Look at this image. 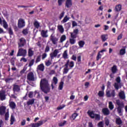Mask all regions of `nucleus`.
<instances>
[{"mask_svg": "<svg viewBox=\"0 0 127 127\" xmlns=\"http://www.w3.org/2000/svg\"><path fill=\"white\" fill-rule=\"evenodd\" d=\"M40 85L41 90L43 93L45 94H48V93L50 92V85L46 78L41 79Z\"/></svg>", "mask_w": 127, "mask_h": 127, "instance_id": "1", "label": "nucleus"}, {"mask_svg": "<svg viewBox=\"0 0 127 127\" xmlns=\"http://www.w3.org/2000/svg\"><path fill=\"white\" fill-rule=\"evenodd\" d=\"M116 105L118 107L116 109H117V112L120 115L122 116L123 115V109H124V104L123 102H121V101L119 99L116 100Z\"/></svg>", "mask_w": 127, "mask_h": 127, "instance_id": "2", "label": "nucleus"}, {"mask_svg": "<svg viewBox=\"0 0 127 127\" xmlns=\"http://www.w3.org/2000/svg\"><path fill=\"white\" fill-rule=\"evenodd\" d=\"M87 114L91 119H95L96 121H100L101 120V116L99 114H95L93 111L89 110Z\"/></svg>", "mask_w": 127, "mask_h": 127, "instance_id": "3", "label": "nucleus"}, {"mask_svg": "<svg viewBox=\"0 0 127 127\" xmlns=\"http://www.w3.org/2000/svg\"><path fill=\"white\" fill-rule=\"evenodd\" d=\"M18 48H21L26 45V39L23 37L19 38L17 41Z\"/></svg>", "mask_w": 127, "mask_h": 127, "instance_id": "4", "label": "nucleus"}, {"mask_svg": "<svg viewBox=\"0 0 127 127\" xmlns=\"http://www.w3.org/2000/svg\"><path fill=\"white\" fill-rule=\"evenodd\" d=\"M27 55V51L26 49L23 48H20L18 49V53L17 54V57L19 56H22L23 57H25Z\"/></svg>", "mask_w": 127, "mask_h": 127, "instance_id": "5", "label": "nucleus"}, {"mask_svg": "<svg viewBox=\"0 0 127 127\" xmlns=\"http://www.w3.org/2000/svg\"><path fill=\"white\" fill-rule=\"evenodd\" d=\"M106 96L108 98H115V97H116V91H115V90H111V91H110V90H106Z\"/></svg>", "mask_w": 127, "mask_h": 127, "instance_id": "6", "label": "nucleus"}, {"mask_svg": "<svg viewBox=\"0 0 127 127\" xmlns=\"http://www.w3.org/2000/svg\"><path fill=\"white\" fill-rule=\"evenodd\" d=\"M46 122H47V120L40 121H39V123H31L30 125L31 126V127H39L43 125V123H46Z\"/></svg>", "mask_w": 127, "mask_h": 127, "instance_id": "7", "label": "nucleus"}, {"mask_svg": "<svg viewBox=\"0 0 127 127\" xmlns=\"http://www.w3.org/2000/svg\"><path fill=\"white\" fill-rule=\"evenodd\" d=\"M25 26V21L22 18L19 19L18 21V28H23Z\"/></svg>", "mask_w": 127, "mask_h": 127, "instance_id": "8", "label": "nucleus"}, {"mask_svg": "<svg viewBox=\"0 0 127 127\" xmlns=\"http://www.w3.org/2000/svg\"><path fill=\"white\" fill-rule=\"evenodd\" d=\"M50 40L52 41L54 45H57L58 43V38L55 37V36L53 35V33L51 35Z\"/></svg>", "mask_w": 127, "mask_h": 127, "instance_id": "9", "label": "nucleus"}, {"mask_svg": "<svg viewBox=\"0 0 127 127\" xmlns=\"http://www.w3.org/2000/svg\"><path fill=\"white\" fill-rule=\"evenodd\" d=\"M58 53H59V50L58 49L55 50L54 52H53L50 54V56L51 59H54V58L57 57V55H58Z\"/></svg>", "mask_w": 127, "mask_h": 127, "instance_id": "10", "label": "nucleus"}, {"mask_svg": "<svg viewBox=\"0 0 127 127\" xmlns=\"http://www.w3.org/2000/svg\"><path fill=\"white\" fill-rule=\"evenodd\" d=\"M27 79L29 80V81H35V78H34V74L33 72H30L28 73Z\"/></svg>", "mask_w": 127, "mask_h": 127, "instance_id": "11", "label": "nucleus"}, {"mask_svg": "<svg viewBox=\"0 0 127 127\" xmlns=\"http://www.w3.org/2000/svg\"><path fill=\"white\" fill-rule=\"evenodd\" d=\"M79 33V29H75L73 30V33H70V36L71 38H77V35Z\"/></svg>", "mask_w": 127, "mask_h": 127, "instance_id": "12", "label": "nucleus"}, {"mask_svg": "<svg viewBox=\"0 0 127 127\" xmlns=\"http://www.w3.org/2000/svg\"><path fill=\"white\" fill-rule=\"evenodd\" d=\"M101 112L104 116H109L110 114V110L108 108H103Z\"/></svg>", "mask_w": 127, "mask_h": 127, "instance_id": "13", "label": "nucleus"}, {"mask_svg": "<svg viewBox=\"0 0 127 127\" xmlns=\"http://www.w3.org/2000/svg\"><path fill=\"white\" fill-rule=\"evenodd\" d=\"M53 82L52 83L51 85L52 90L54 89V85L53 84H54V85H57V84L58 83V79L56 76H54L53 78Z\"/></svg>", "mask_w": 127, "mask_h": 127, "instance_id": "14", "label": "nucleus"}, {"mask_svg": "<svg viewBox=\"0 0 127 127\" xmlns=\"http://www.w3.org/2000/svg\"><path fill=\"white\" fill-rule=\"evenodd\" d=\"M13 92H19L20 91V86L14 84L13 85Z\"/></svg>", "mask_w": 127, "mask_h": 127, "instance_id": "15", "label": "nucleus"}, {"mask_svg": "<svg viewBox=\"0 0 127 127\" xmlns=\"http://www.w3.org/2000/svg\"><path fill=\"white\" fill-rule=\"evenodd\" d=\"M6 107L5 106H2L0 107V116H3L5 114V111Z\"/></svg>", "mask_w": 127, "mask_h": 127, "instance_id": "16", "label": "nucleus"}, {"mask_svg": "<svg viewBox=\"0 0 127 127\" xmlns=\"http://www.w3.org/2000/svg\"><path fill=\"white\" fill-rule=\"evenodd\" d=\"M72 0H66L65 1V7L67 8H70V7H72Z\"/></svg>", "mask_w": 127, "mask_h": 127, "instance_id": "17", "label": "nucleus"}, {"mask_svg": "<svg viewBox=\"0 0 127 127\" xmlns=\"http://www.w3.org/2000/svg\"><path fill=\"white\" fill-rule=\"evenodd\" d=\"M48 32V30L45 31L44 30H42L41 32V35L42 37H43L44 38H46L48 37V35H47Z\"/></svg>", "mask_w": 127, "mask_h": 127, "instance_id": "18", "label": "nucleus"}, {"mask_svg": "<svg viewBox=\"0 0 127 127\" xmlns=\"http://www.w3.org/2000/svg\"><path fill=\"white\" fill-rule=\"evenodd\" d=\"M0 99L1 101L5 100V92L4 91H0Z\"/></svg>", "mask_w": 127, "mask_h": 127, "instance_id": "19", "label": "nucleus"}, {"mask_svg": "<svg viewBox=\"0 0 127 127\" xmlns=\"http://www.w3.org/2000/svg\"><path fill=\"white\" fill-rule=\"evenodd\" d=\"M37 69L39 71H41V72H43L45 69L44 64H40L38 65Z\"/></svg>", "mask_w": 127, "mask_h": 127, "instance_id": "20", "label": "nucleus"}, {"mask_svg": "<svg viewBox=\"0 0 127 127\" xmlns=\"http://www.w3.org/2000/svg\"><path fill=\"white\" fill-rule=\"evenodd\" d=\"M119 96L121 100H125L126 99V95L125 94V92L122 91L121 92H119Z\"/></svg>", "mask_w": 127, "mask_h": 127, "instance_id": "21", "label": "nucleus"}, {"mask_svg": "<svg viewBox=\"0 0 127 127\" xmlns=\"http://www.w3.org/2000/svg\"><path fill=\"white\" fill-rule=\"evenodd\" d=\"M9 106L10 109H12V110H14L15 108H16V104H15V103L13 101L10 102L9 103Z\"/></svg>", "mask_w": 127, "mask_h": 127, "instance_id": "22", "label": "nucleus"}, {"mask_svg": "<svg viewBox=\"0 0 127 127\" xmlns=\"http://www.w3.org/2000/svg\"><path fill=\"white\" fill-rule=\"evenodd\" d=\"M34 54V52L32 51V48H29L28 50V56L29 57H32L33 55Z\"/></svg>", "mask_w": 127, "mask_h": 127, "instance_id": "23", "label": "nucleus"}, {"mask_svg": "<svg viewBox=\"0 0 127 127\" xmlns=\"http://www.w3.org/2000/svg\"><path fill=\"white\" fill-rule=\"evenodd\" d=\"M111 71L112 72V74H116L117 72H118V68H117V65H114L111 68Z\"/></svg>", "mask_w": 127, "mask_h": 127, "instance_id": "24", "label": "nucleus"}, {"mask_svg": "<svg viewBox=\"0 0 127 127\" xmlns=\"http://www.w3.org/2000/svg\"><path fill=\"white\" fill-rule=\"evenodd\" d=\"M127 48V46L123 47V49H122L120 51V55H125L126 54V49Z\"/></svg>", "mask_w": 127, "mask_h": 127, "instance_id": "25", "label": "nucleus"}, {"mask_svg": "<svg viewBox=\"0 0 127 127\" xmlns=\"http://www.w3.org/2000/svg\"><path fill=\"white\" fill-rule=\"evenodd\" d=\"M35 101V99H29L27 102V106H30V105H33L34 104V101Z\"/></svg>", "mask_w": 127, "mask_h": 127, "instance_id": "26", "label": "nucleus"}, {"mask_svg": "<svg viewBox=\"0 0 127 127\" xmlns=\"http://www.w3.org/2000/svg\"><path fill=\"white\" fill-rule=\"evenodd\" d=\"M115 11H117V12L119 11H121L122 10V5L121 4H118L116 6L115 8Z\"/></svg>", "mask_w": 127, "mask_h": 127, "instance_id": "27", "label": "nucleus"}, {"mask_svg": "<svg viewBox=\"0 0 127 127\" xmlns=\"http://www.w3.org/2000/svg\"><path fill=\"white\" fill-rule=\"evenodd\" d=\"M69 19H70V17H68V16L67 15H66L64 18L63 20L61 21V23H65V22H67L68 21V20H69Z\"/></svg>", "mask_w": 127, "mask_h": 127, "instance_id": "28", "label": "nucleus"}, {"mask_svg": "<svg viewBox=\"0 0 127 127\" xmlns=\"http://www.w3.org/2000/svg\"><path fill=\"white\" fill-rule=\"evenodd\" d=\"M34 27H35V28H37V29H38V28L40 27V24H39L38 21H35V22H34Z\"/></svg>", "mask_w": 127, "mask_h": 127, "instance_id": "29", "label": "nucleus"}, {"mask_svg": "<svg viewBox=\"0 0 127 127\" xmlns=\"http://www.w3.org/2000/svg\"><path fill=\"white\" fill-rule=\"evenodd\" d=\"M58 29L59 30L61 33H63L64 32V28L63 25H59L58 26Z\"/></svg>", "mask_w": 127, "mask_h": 127, "instance_id": "30", "label": "nucleus"}, {"mask_svg": "<svg viewBox=\"0 0 127 127\" xmlns=\"http://www.w3.org/2000/svg\"><path fill=\"white\" fill-rule=\"evenodd\" d=\"M107 35H102L101 36V38L103 42H105V41H106V40L108 39V38H107Z\"/></svg>", "mask_w": 127, "mask_h": 127, "instance_id": "31", "label": "nucleus"}, {"mask_svg": "<svg viewBox=\"0 0 127 127\" xmlns=\"http://www.w3.org/2000/svg\"><path fill=\"white\" fill-rule=\"evenodd\" d=\"M78 45L80 48H83L85 45V42L84 41H80L78 42Z\"/></svg>", "mask_w": 127, "mask_h": 127, "instance_id": "32", "label": "nucleus"}, {"mask_svg": "<svg viewBox=\"0 0 127 127\" xmlns=\"http://www.w3.org/2000/svg\"><path fill=\"white\" fill-rule=\"evenodd\" d=\"M10 122V125L11 126H12V125H13V123H14V122H15V119H14V116H13V115L11 116Z\"/></svg>", "mask_w": 127, "mask_h": 127, "instance_id": "33", "label": "nucleus"}, {"mask_svg": "<svg viewBox=\"0 0 127 127\" xmlns=\"http://www.w3.org/2000/svg\"><path fill=\"white\" fill-rule=\"evenodd\" d=\"M66 40V36L65 35H63L61 36L60 39V43H63V42Z\"/></svg>", "mask_w": 127, "mask_h": 127, "instance_id": "34", "label": "nucleus"}, {"mask_svg": "<svg viewBox=\"0 0 127 127\" xmlns=\"http://www.w3.org/2000/svg\"><path fill=\"white\" fill-rule=\"evenodd\" d=\"M63 86H64V82L63 81H61L60 82V85L59 86V90H63Z\"/></svg>", "mask_w": 127, "mask_h": 127, "instance_id": "35", "label": "nucleus"}, {"mask_svg": "<svg viewBox=\"0 0 127 127\" xmlns=\"http://www.w3.org/2000/svg\"><path fill=\"white\" fill-rule=\"evenodd\" d=\"M123 122H122V119H121V118H117L116 120V123L117 124V125H122V123Z\"/></svg>", "mask_w": 127, "mask_h": 127, "instance_id": "36", "label": "nucleus"}, {"mask_svg": "<svg viewBox=\"0 0 127 127\" xmlns=\"http://www.w3.org/2000/svg\"><path fill=\"white\" fill-rule=\"evenodd\" d=\"M78 115L77 113H74L71 115L70 119H72L73 120H74L78 117Z\"/></svg>", "mask_w": 127, "mask_h": 127, "instance_id": "37", "label": "nucleus"}, {"mask_svg": "<svg viewBox=\"0 0 127 127\" xmlns=\"http://www.w3.org/2000/svg\"><path fill=\"white\" fill-rule=\"evenodd\" d=\"M109 108L110 110H111V111L114 110V104H113V102H109Z\"/></svg>", "mask_w": 127, "mask_h": 127, "instance_id": "38", "label": "nucleus"}, {"mask_svg": "<svg viewBox=\"0 0 127 127\" xmlns=\"http://www.w3.org/2000/svg\"><path fill=\"white\" fill-rule=\"evenodd\" d=\"M63 57V58H64V59H67V58H68V54L67 53V50L65 51L64 52Z\"/></svg>", "mask_w": 127, "mask_h": 127, "instance_id": "39", "label": "nucleus"}, {"mask_svg": "<svg viewBox=\"0 0 127 127\" xmlns=\"http://www.w3.org/2000/svg\"><path fill=\"white\" fill-rule=\"evenodd\" d=\"M64 27L66 29H69L71 27V23L68 22L64 24Z\"/></svg>", "mask_w": 127, "mask_h": 127, "instance_id": "40", "label": "nucleus"}, {"mask_svg": "<svg viewBox=\"0 0 127 127\" xmlns=\"http://www.w3.org/2000/svg\"><path fill=\"white\" fill-rule=\"evenodd\" d=\"M22 33L24 35H27V34H28V29H24L22 32Z\"/></svg>", "mask_w": 127, "mask_h": 127, "instance_id": "41", "label": "nucleus"}, {"mask_svg": "<svg viewBox=\"0 0 127 127\" xmlns=\"http://www.w3.org/2000/svg\"><path fill=\"white\" fill-rule=\"evenodd\" d=\"M41 61V56H38L35 61V63L37 64Z\"/></svg>", "mask_w": 127, "mask_h": 127, "instance_id": "42", "label": "nucleus"}, {"mask_svg": "<svg viewBox=\"0 0 127 127\" xmlns=\"http://www.w3.org/2000/svg\"><path fill=\"white\" fill-rule=\"evenodd\" d=\"M69 42L71 45H73V44H75L76 43V40H75V38H72L69 39Z\"/></svg>", "mask_w": 127, "mask_h": 127, "instance_id": "43", "label": "nucleus"}, {"mask_svg": "<svg viewBox=\"0 0 127 127\" xmlns=\"http://www.w3.org/2000/svg\"><path fill=\"white\" fill-rule=\"evenodd\" d=\"M13 80V79H12V78L11 77H9V78H7L5 79V82H6V83H10V81H12V80Z\"/></svg>", "mask_w": 127, "mask_h": 127, "instance_id": "44", "label": "nucleus"}, {"mask_svg": "<svg viewBox=\"0 0 127 127\" xmlns=\"http://www.w3.org/2000/svg\"><path fill=\"white\" fill-rule=\"evenodd\" d=\"M3 26L5 29H6L7 27H8V25H7V23H6V21H5V20L3 21Z\"/></svg>", "mask_w": 127, "mask_h": 127, "instance_id": "45", "label": "nucleus"}, {"mask_svg": "<svg viewBox=\"0 0 127 127\" xmlns=\"http://www.w3.org/2000/svg\"><path fill=\"white\" fill-rule=\"evenodd\" d=\"M8 31L10 36H11V35H13V31L11 28H8Z\"/></svg>", "mask_w": 127, "mask_h": 127, "instance_id": "46", "label": "nucleus"}, {"mask_svg": "<svg viewBox=\"0 0 127 127\" xmlns=\"http://www.w3.org/2000/svg\"><path fill=\"white\" fill-rule=\"evenodd\" d=\"M49 51H50V47L47 45L45 49V53H47V52H49Z\"/></svg>", "mask_w": 127, "mask_h": 127, "instance_id": "47", "label": "nucleus"}, {"mask_svg": "<svg viewBox=\"0 0 127 127\" xmlns=\"http://www.w3.org/2000/svg\"><path fill=\"white\" fill-rule=\"evenodd\" d=\"M33 64H34V59H32L30 61L28 66L31 67L32 66H33Z\"/></svg>", "mask_w": 127, "mask_h": 127, "instance_id": "48", "label": "nucleus"}, {"mask_svg": "<svg viewBox=\"0 0 127 127\" xmlns=\"http://www.w3.org/2000/svg\"><path fill=\"white\" fill-rule=\"evenodd\" d=\"M5 121H8V118H9V114L8 113V112H6L5 114Z\"/></svg>", "mask_w": 127, "mask_h": 127, "instance_id": "49", "label": "nucleus"}, {"mask_svg": "<svg viewBox=\"0 0 127 127\" xmlns=\"http://www.w3.org/2000/svg\"><path fill=\"white\" fill-rule=\"evenodd\" d=\"M64 14H65V12L64 11H63L60 14V16H59V19L61 20L62 19V18H63V17H64Z\"/></svg>", "mask_w": 127, "mask_h": 127, "instance_id": "50", "label": "nucleus"}, {"mask_svg": "<svg viewBox=\"0 0 127 127\" xmlns=\"http://www.w3.org/2000/svg\"><path fill=\"white\" fill-rule=\"evenodd\" d=\"M99 97H104V93L103 91H99L98 94Z\"/></svg>", "mask_w": 127, "mask_h": 127, "instance_id": "51", "label": "nucleus"}, {"mask_svg": "<svg viewBox=\"0 0 127 127\" xmlns=\"http://www.w3.org/2000/svg\"><path fill=\"white\" fill-rule=\"evenodd\" d=\"M114 88H115L116 90H119V89H120L119 83L115 82L114 84Z\"/></svg>", "mask_w": 127, "mask_h": 127, "instance_id": "52", "label": "nucleus"}, {"mask_svg": "<svg viewBox=\"0 0 127 127\" xmlns=\"http://www.w3.org/2000/svg\"><path fill=\"white\" fill-rule=\"evenodd\" d=\"M101 58H102V55L100 53H98L97 56L96 57L97 61H99V60L101 59Z\"/></svg>", "mask_w": 127, "mask_h": 127, "instance_id": "53", "label": "nucleus"}, {"mask_svg": "<svg viewBox=\"0 0 127 127\" xmlns=\"http://www.w3.org/2000/svg\"><path fill=\"white\" fill-rule=\"evenodd\" d=\"M66 123H67L66 121L64 120L63 121V123H60L59 126V127H64V126H65V125L66 124Z\"/></svg>", "mask_w": 127, "mask_h": 127, "instance_id": "54", "label": "nucleus"}, {"mask_svg": "<svg viewBox=\"0 0 127 127\" xmlns=\"http://www.w3.org/2000/svg\"><path fill=\"white\" fill-rule=\"evenodd\" d=\"M52 64L51 62H50V61L48 60L47 62L45 63V65L47 66V67H49V66H50Z\"/></svg>", "mask_w": 127, "mask_h": 127, "instance_id": "55", "label": "nucleus"}, {"mask_svg": "<svg viewBox=\"0 0 127 127\" xmlns=\"http://www.w3.org/2000/svg\"><path fill=\"white\" fill-rule=\"evenodd\" d=\"M47 57V54H46V53L43 54V55L42 56V60H44V59L45 58H46Z\"/></svg>", "mask_w": 127, "mask_h": 127, "instance_id": "56", "label": "nucleus"}, {"mask_svg": "<svg viewBox=\"0 0 127 127\" xmlns=\"http://www.w3.org/2000/svg\"><path fill=\"white\" fill-rule=\"evenodd\" d=\"M65 0H58V2L59 6H61V5H62V3H63V1H64Z\"/></svg>", "mask_w": 127, "mask_h": 127, "instance_id": "57", "label": "nucleus"}, {"mask_svg": "<svg viewBox=\"0 0 127 127\" xmlns=\"http://www.w3.org/2000/svg\"><path fill=\"white\" fill-rule=\"evenodd\" d=\"M69 66L70 68H73V67H74V62L71 61L69 63Z\"/></svg>", "mask_w": 127, "mask_h": 127, "instance_id": "58", "label": "nucleus"}, {"mask_svg": "<svg viewBox=\"0 0 127 127\" xmlns=\"http://www.w3.org/2000/svg\"><path fill=\"white\" fill-rule=\"evenodd\" d=\"M17 7L18 8H19V7L27 8V7H31V6H28V5L24 6V5H17Z\"/></svg>", "mask_w": 127, "mask_h": 127, "instance_id": "59", "label": "nucleus"}, {"mask_svg": "<svg viewBox=\"0 0 127 127\" xmlns=\"http://www.w3.org/2000/svg\"><path fill=\"white\" fill-rule=\"evenodd\" d=\"M105 125L107 127L109 126V125H110V120H109V119L105 120Z\"/></svg>", "mask_w": 127, "mask_h": 127, "instance_id": "60", "label": "nucleus"}, {"mask_svg": "<svg viewBox=\"0 0 127 127\" xmlns=\"http://www.w3.org/2000/svg\"><path fill=\"white\" fill-rule=\"evenodd\" d=\"M116 82L118 84H120V83H121V77L120 76L116 78Z\"/></svg>", "mask_w": 127, "mask_h": 127, "instance_id": "61", "label": "nucleus"}, {"mask_svg": "<svg viewBox=\"0 0 127 127\" xmlns=\"http://www.w3.org/2000/svg\"><path fill=\"white\" fill-rule=\"evenodd\" d=\"M70 63V61L69 60H67L66 64H64V68H68V65H69V63Z\"/></svg>", "mask_w": 127, "mask_h": 127, "instance_id": "62", "label": "nucleus"}, {"mask_svg": "<svg viewBox=\"0 0 127 127\" xmlns=\"http://www.w3.org/2000/svg\"><path fill=\"white\" fill-rule=\"evenodd\" d=\"M98 126L99 127H104V124L103 122H100L98 124Z\"/></svg>", "mask_w": 127, "mask_h": 127, "instance_id": "63", "label": "nucleus"}, {"mask_svg": "<svg viewBox=\"0 0 127 127\" xmlns=\"http://www.w3.org/2000/svg\"><path fill=\"white\" fill-rule=\"evenodd\" d=\"M29 98H32L33 97V92L30 91L28 94Z\"/></svg>", "mask_w": 127, "mask_h": 127, "instance_id": "64", "label": "nucleus"}]
</instances>
